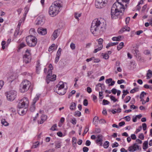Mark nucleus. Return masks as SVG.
<instances>
[{
    "label": "nucleus",
    "mask_w": 152,
    "mask_h": 152,
    "mask_svg": "<svg viewBox=\"0 0 152 152\" xmlns=\"http://www.w3.org/2000/svg\"><path fill=\"white\" fill-rule=\"evenodd\" d=\"M129 0H117L113 5L111 9V14L112 19L121 18L124 11L125 7L127 6V4Z\"/></svg>",
    "instance_id": "obj_1"
},
{
    "label": "nucleus",
    "mask_w": 152,
    "mask_h": 152,
    "mask_svg": "<svg viewBox=\"0 0 152 152\" xmlns=\"http://www.w3.org/2000/svg\"><path fill=\"white\" fill-rule=\"evenodd\" d=\"M105 21L103 19L100 18L94 20L91 23V31L93 34H96L98 32L102 31L101 29L105 26Z\"/></svg>",
    "instance_id": "obj_2"
},
{
    "label": "nucleus",
    "mask_w": 152,
    "mask_h": 152,
    "mask_svg": "<svg viewBox=\"0 0 152 152\" xmlns=\"http://www.w3.org/2000/svg\"><path fill=\"white\" fill-rule=\"evenodd\" d=\"M63 7V3L61 1L57 0L53 2L49 9V15L52 17L56 16L61 11Z\"/></svg>",
    "instance_id": "obj_3"
},
{
    "label": "nucleus",
    "mask_w": 152,
    "mask_h": 152,
    "mask_svg": "<svg viewBox=\"0 0 152 152\" xmlns=\"http://www.w3.org/2000/svg\"><path fill=\"white\" fill-rule=\"evenodd\" d=\"M31 86V83L27 80H24L20 85V91L21 93H24L27 91Z\"/></svg>",
    "instance_id": "obj_4"
},
{
    "label": "nucleus",
    "mask_w": 152,
    "mask_h": 152,
    "mask_svg": "<svg viewBox=\"0 0 152 152\" xmlns=\"http://www.w3.org/2000/svg\"><path fill=\"white\" fill-rule=\"evenodd\" d=\"M26 41L28 46L30 47H34L37 44V39L34 36L31 35L26 37Z\"/></svg>",
    "instance_id": "obj_5"
},
{
    "label": "nucleus",
    "mask_w": 152,
    "mask_h": 152,
    "mask_svg": "<svg viewBox=\"0 0 152 152\" xmlns=\"http://www.w3.org/2000/svg\"><path fill=\"white\" fill-rule=\"evenodd\" d=\"M28 100L27 97H24L20 100L18 104V108H26L28 106Z\"/></svg>",
    "instance_id": "obj_6"
},
{
    "label": "nucleus",
    "mask_w": 152,
    "mask_h": 152,
    "mask_svg": "<svg viewBox=\"0 0 152 152\" xmlns=\"http://www.w3.org/2000/svg\"><path fill=\"white\" fill-rule=\"evenodd\" d=\"M5 94L7 100L10 101H12L16 97L17 92L14 90H11L7 92Z\"/></svg>",
    "instance_id": "obj_7"
},
{
    "label": "nucleus",
    "mask_w": 152,
    "mask_h": 152,
    "mask_svg": "<svg viewBox=\"0 0 152 152\" xmlns=\"http://www.w3.org/2000/svg\"><path fill=\"white\" fill-rule=\"evenodd\" d=\"M31 55L30 50L26 49L25 51V54L23 56V61L26 64H27L31 61Z\"/></svg>",
    "instance_id": "obj_8"
},
{
    "label": "nucleus",
    "mask_w": 152,
    "mask_h": 152,
    "mask_svg": "<svg viewBox=\"0 0 152 152\" xmlns=\"http://www.w3.org/2000/svg\"><path fill=\"white\" fill-rule=\"evenodd\" d=\"M135 53H134V56L136 57V60L137 61H142L141 57V55L139 50L137 49H135Z\"/></svg>",
    "instance_id": "obj_9"
},
{
    "label": "nucleus",
    "mask_w": 152,
    "mask_h": 152,
    "mask_svg": "<svg viewBox=\"0 0 152 152\" xmlns=\"http://www.w3.org/2000/svg\"><path fill=\"white\" fill-rule=\"evenodd\" d=\"M37 22L36 23V25H42L44 23L45 18L42 16H40L37 18Z\"/></svg>",
    "instance_id": "obj_10"
},
{
    "label": "nucleus",
    "mask_w": 152,
    "mask_h": 152,
    "mask_svg": "<svg viewBox=\"0 0 152 152\" xmlns=\"http://www.w3.org/2000/svg\"><path fill=\"white\" fill-rule=\"evenodd\" d=\"M95 5L96 8H101L104 6L105 5V2L104 1L103 2H95Z\"/></svg>",
    "instance_id": "obj_11"
},
{
    "label": "nucleus",
    "mask_w": 152,
    "mask_h": 152,
    "mask_svg": "<svg viewBox=\"0 0 152 152\" xmlns=\"http://www.w3.org/2000/svg\"><path fill=\"white\" fill-rule=\"evenodd\" d=\"M56 75H55L52 76H49V77H46V81L47 84H48L50 81H53L56 79Z\"/></svg>",
    "instance_id": "obj_12"
},
{
    "label": "nucleus",
    "mask_w": 152,
    "mask_h": 152,
    "mask_svg": "<svg viewBox=\"0 0 152 152\" xmlns=\"http://www.w3.org/2000/svg\"><path fill=\"white\" fill-rule=\"evenodd\" d=\"M67 88L59 89H56V92L60 95H63L65 94Z\"/></svg>",
    "instance_id": "obj_13"
},
{
    "label": "nucleus",
    "mask_w": 152,
    "mask_h": 152,
    "mask_svg": "<svg viewBox=\"0 0 152 152\" xmlns=\"http://www.w3.org/2000/svg\"><path fill=\"white\" fill-rule=\"evenodd\" d=\"M37 31L39 34L42 35H44L47 34V29L42 28H39L37 29Z\"/></svg>",
    "instance_id": "obj_14"
},
{
    "label": "nucleus",
    "mask_w": 152,
    "mask_h": 152,
    "mask_svg": "<svg viewBox=\"0 0 152 152\" xmlns=\"http://www.w3.org/2000/svg\"><path fill=\"white\" fill-rule=\"evenodd\" d=\"M64 85L63 82H60L57 84L56 88V89H59L64 88Z\"/></svg>",
    "instance_id": "obj_15"
},
{
    "label": "nucleus",
    "mask_w": 152,
    "mask_h": 152,
    "mask_svg": "<svg viewBox=\"0 0 152 152\" xmlns=\"http://www.w3.org/2000/svg\"><path fill=\"white\" fill-rule=\"evenodd\" d=\"M130 27H128L127 26H124L122 29L120 30L119 31V34H121L125 31H129L130 30Z\"/></svg>",
    "instance_id": "obj_16"
},
{
    "label": "nucleus",
    "mask_w": 152,
    "mask_h": 152,
    "mask_svg": "<svg viewBox=\"0 0 152 152\" xmlns=\"http://www.w3.org/2000/svg\"><path fill=\"white\" fill-rule=\"evenodd\" d=\"M25 110L23 109L22 108H18V113L20 115L24 114L27 110L26 108H25Z\"/></svg>",
    "instance_id": "obj_17"
},
{
    "label": "nucleus",
    "mask_w": 152,
    "mask_h": 152,
    "mask_svg": "<svg viewBox=\"0 0 152 152\" xmlns=\"http://www.w3.org/2000/svg\"><path fill=\"white\" fill-rule=\"evenodd\" d=\"M47 116L45 115H42L41 117V120L40 122V124H42L47 119Z\"/></svg>",
    "instance_id": "obj_18"
},
{
    "label": "nucleus",
    "mask_w": 152,
    "mask_h": 152,
    "mask_svg": "<svg viewBox=\"0 0 152 152\" xmlns=\"http://www.w3.org/2000/svg\"><path fill=\"white\" fill-rule=\"evenodd\" d=\"M76 106V104L74 102L71 103L70 106V109L72 110H75Z\"/></svg>",
    "instance_id": "obj_19"
},
{
    "label": "nucleus",
    "mask_w": 152,
    "mask_h": 152,
    "mask_svg": "<svg viewBox=\"0 0 152 152\" xmlns=\"http://www.w3.org/2000/svg\"><path fill=\"white\" fill-rule=\"evenodd\" d=\"M118 44V42H110L108 43L107 45L106 46V48H108L109 47L114 46L115 45H117Z\"/></svg>",
    "instance_id": "obj_20"
},
{
    "label": "nucleus",
    "mask_w": 152,
    "mask_h": 152,
    "mask_svg": "<svg viewBox=\"0 0 152 152\" xmlns=\"http://www.w3.org/2000/svg\"><path fill=\"white\" fill-rule=\"evenodd\" d=\"M152 75V71L150 69L148 70V73L147 74V78L150 79L151 78Z\"/></svg>",
    "instance_id": "obj_21"
},
{
    "label": "nucleus",
    "mask_w": 152,
    "mask_h": 152,
    "mask_svg": "<svg viewBox=\"0 0 152 152\" xmlns=\"http://www.w3.org/2000/svg\"><path fill=\"white\" fill-rule=\"evenodd\" d=\"M55 146L56 148H60L61 146V142L60 141L55 142Z\"/></svg>",
    "instance_id": "obj_22"
},
{
    "label": "nucleus",
    "mask_w": 152,
    "mask_h": 152,
    "mask_svg": "<svg viewBox=\"0 0 152 152\" xmlns=\"http://www.w3.org/2000/svg\"><path fill=\"white\" fill-rule=\"evenodd\" d=\"M58 30L57 29L55 30L53 32L52 36L54 38L53 40H55L58 37Z\"/></svg>",
    "instance_id": "obj_23"
},
{
    "label": "nucleus",
    "mask_w": 152,
    "mask_h": 152,
    "mask_svg": "<svg viewBox=\"0 0 152 152\" xmlns=\"http://www.w3.org/2000/svg\"><path fill=\"white\" fill-rule=\"evenodd\" d=\"M124 45V43L123 42H121L119 45L117 46V48L118 50H119L120 49H121Z\"/></svg>",
    "instance_id": "obj_24"
},
{
    "label": "nucleus",
    "mask_w": 152,
    "mask_h": 152,
    "mask_svg": "<svg viewBox=\"0 0 152 152\" xmlns=\"http://www.w3.org/2000/svg\"><path fill=\"white\" fill-rule=\"evenodd\" d=\"M39 144V142L38 141L36 142H35L33 144V145L32 146L31 148H37Z\"/></svg>",
    "instance_id": "obj_25"
},
{
    "label": "nucleus",
    "mask_w": 152,
    "mask_h": 152,
    "mask_svg": "<svg viewBox=\"0 0 152 152\" xmlns=\"http://www.w3.org/2000/svg\"><path fill=\"white\" fill-rule=\"evenodd\" d=\"M148 142L145 141L143 143V148L144 150H145L148 148Z\"/></svg>",
    "instance_id": "obj_26"
},
{
    "label": "nucleus",
    "mask_w": 152,
    "mask_h": 152,
    "mask_svg": "<svg viewBox=\"0 0 152 152\" xmlns=\"http://www.w3.org/2000/svg\"><path fill=\"white\" fill-rule=\"evenodd\" d=\"M39 95H38L37 94L36 95V97H35L33 99L32 102L33 104H35L37 101L39 100Z\"/></svg>",
    "instance_id": "obj_27"
},
{
    "label": "nucleus",
    "mask_w": 152,
    "mask_h": 152,
    "mask_svg": "<svg viewBox=\"0 0 152 152\" xmlns=\"http://www.w3.org/2000/svg\"><path fill=\"white\" fill-rule=\"evenodd\" d=\"M98 46H99L103 47L102 42H103V39L102 38H100L98 40Z\"/></svg>",
    "instance_id": "obj_28"
},
{
    "label": "nucleus",
    "mask_w": 152,
    "mask_h": 152,
    "mask_svg": "<svg viewBox=\"0 0 152 152\" xmlns=\"http://www.w3.org/2000/svg\"><path fill=\"white\" fill-rule=\"evenodd\" d=\"M109 145V142L108 141H106L104 143L103 146L104 148H108Z\"/></svg>",
    "instance_id": "obj_29"
},
{
    "label": "nucleus",
    "mask_w": 152,
    "mask_h": 152,
    "mask_svg": "<svg viewBox=\"0 0 152 152\" xmlns=\"http://www.w3.org/2000/svg\"><path fill=\"white\" fill-rule=\"evenodd\" d=\"M29 33L31 34V35H35V33H36L35 30L34 28H31L29 30Z\"/></svg>",
    "instance_id": "obj_30"
},
{
    "label": "nucleus",
    "mask_w": 152,
    "mask_h": 152,
    "mask_svg": "<svg viewBox=\"0 0 152 152\" xmlns=\"http://www.w3.org/2000/svg\"><path fill=\"white\" fill-rule=\"evenodd\" d=\"M139 150V146L136 143L134 144V151Z\"/></svg>",
    "instance_id": "obj_31"
},
{
    "label": "nucleus",
    "mask_w": 152,
    "mask_h": 152,
    "mask_svg": "<svg viewBox=\"0 0 152 152\" xmlns=\"http://www.w3.org/2000/svg\"><path fill=\"white\" fill-rule=\"evenodd\" d=\"M81 115V113L78 111H76L74 114V116H78L80 117V116Z\"/></svg>",
    "instance_id": "obj_32"
},
{
    "label": "nucleus",
    "mask_w": 152,
    "mask_h": 152,
    "mask_svg": "<svg viewBox=\"0 0 152 152\" xmlns=\"http://www.w3.org/2000/svg\"><path fill=\"white\" fill-rule=\"evenodd\" d=\"M1 123L5 126H7L9 125V124L7 121H6L4 119L1 121Z\"/></svg>",
    "instance_id": "obj_33"
},
{
    "label": "nucleus",
    "mask_w": 152,
    "mask_h": 152,
    "mask_svg": "<svg viewBox=\"0 0 152 152\" xmlns=\"http://www.w3.org/2000/svg\"><path fill=\"white\" fill-rule=\"evenodd\" d=\"M97 46L98 47V48L96 49H95V50H94V53H97L98 51L101 50L103 48V47L99 46Z\"/></svg>",
    "instance_id": "obj_34"
},
{
    "label": "nucleus",
    "mask_w": 152,
    "mask_h": 152,
    "mask_svg": "<svg viewBox=\"0 0 152 152\" xmlns=\"http://www.w3.org/2000/svg\"><path fill=\"white\" fill-rule=\"evenodd\" d=\"M39 66H40L39 63H38L37 66H36V71L37 73L38 74H39Z\"/></svg>",
    "instance_id": "obj_35"
},
{
    "label": "nucleus",
    "mask_w": 152,
    "mask_h": 152,
    "mask_svg": "<svg viewBox=\"0 0 152 152\" xmlns=\"http://www.w3.org/2000/svg\"><path fill=\"white\" fill-rule=\"evenodd\" d=\"M110 104V102L108 101L105 99H103L102 101V104L103 105H106L108 104Z\"/></svg>",
    "instance_id": "obj_36"
},
{
    "label": "nucleus",
    "mask_w": 152,
    "mask_h": 152,
    "mask_svg": "<svg viewBox=\"0 0 152 152\" xmlns=\"http://www.w3.org/2000/svg\"><path fill=\"white\" fill-rule=\"evenodd\" d=\"M102 56H103V58H104L105 59H107L109 58V56L107 54V53H102Z\"/></svg>",
    "instance_id": "obj_37"
},
{
    "label": "nucleus",
    "mask_w": 152,
    "mask_h": 152,
    "mask_svg": "<svg viewBox=\"0 0 152 152\" xmlns=\"http://www.w3.org/2000/svg\"><path fill=\"white\" fill-rule=\"evenodd\" d=\"M30 110L31 112H34L35 110V104H33L30 107Z\"/></svg>",
    "instance_id": "obj_38"
},
{
    "label": "nucleus",
    "mask_w": 152,
    "mask_h": 152,
    "mask_svg": "<svg viewBox=\"0 0 152 152\" xmlns=\"http://www.w3.org/2000/svg\"><path fill=\"white\" fill-rule=\"evenodd\" d=\"M110 98L111 100L113 101L114 102L118 101L117 99H115V97L113 96H110Z\"/></svg>",
    "instance_id": "obj_39"
},
{
    "label": "nucleus",
    "mask_w": 152,
    "mask_h": 152,
    "mask_svg": "<svg viewBox=\"0 0 152 152\" xmlns=\"http://www.w3.org/2000/svg\"><path fill=\"white\" fill-rule=\"evenodd\" d=\"M57 127V124H54L50 129V130L54 131L55 130H57L56 129V128Z\"/></svg>",
    "instance_id": "obj_40"
},
{
    "label": "nucleus",
    "mask_w": 152,
    "mask_h": 152,
    "mask_svg": "<svg viewBox=\"0 0 152 152\" xmlns=\"http://www.w3.org/2000/svg\"><path fill=\"white\" fill-rule=\"evenodd\" d=\"M55 46V44H53L51 45L49 47L48 49L49 51H50L53 50L54 49L53 48Z\"/></svg>",
    "instance_id": "obj_41"
},
{
    "label": "nucleus",
    "mask_w": 152,
    "mask_h": 152,
    "mask_svg": "<svg viewBox=\"0 0 152 152\" xmlns=\"http://www.w3.org/2000/svg\"><path fill=\"white\" fill-rule=\"evenodd\" d=\"M140 2H138V3L137 5L135 7V10L139 11L141 7L140 6Z\"/></svg>",
    "instance_id": "obj_42"
},
{
    "label": "nucleus",
    "mask_w": 152,
    "mask_h": 152,
    "mask_svg": "<svg viewBox=\"0 0 152 152\" xmlns=\"http://www.w3.org/2000/svg\"><path fill=\"white\" fill-rule=\"evenodd\" d=\"M71 123L73 125L76 124L77 123L76 119L75 118H72V121H71Z\"/></svg>",
    "instance_id": "obj_43"
},
{
    "label": "nucleus",
    "mask_w": 152,
    "mask_h": 152,
    "mask_svg": "<svg viewBox=\"0 0 152 152\" xmlns=\"http://www.w3.org/2000/svg\"><path fill=\"white\" fill-rule=\"evenodd\" d=\"M61 50H62L60 48H59L58 49V50L57 53L56 55L57 56H60L61 54Z\"/></svg>",
    "instance_id": "obj_44"
},
{
    "label": "nucleus",
    "mask_w": 152,
    "mask_h": 152,
    "mask_svg": "<svg viewBox=\"0 0 152 152\" xmlns=\"http://www.w3.org/2000/svg\"><path fill=\"white\" fill-rule=\"evenodd\" d=\"M4 84V81L2 80H0V90L2 88Z\"/></svg>",
    "instance_id": "obj_45"
},
{
    "label": "nucleus",
    "mask_w": 152,
    "mask_h": 152,
    "mask_svg": "<svg viewBox=\"0 0 152 152\" xmlns=\"http://www.w3.org/2000/svg\"><path fill=\"white\" fill-rule=\"evenodd\" d=\"M48 74L47 76V77H49V76H50L52 74V70L48 69Z\"/></svg>",
    "instance_id": "obj_46"
},
{
    "label": "nucleus",
    "mask_w": 152,
    "mask_h": 152,
    "mask_svg": "<svg viewBox=\"0 0 152 152\" xmlns=\"http://www.w3.org/2000/svg\"><path fill=\"white\" fill-rule=\"evenodd\" d=\"M143 53L145 55L150 54L151 53L150 51L148 50H145Z\"/></svg>",
    "instance_id": "obj_47"
},
{
    "label": "nucleus",
    "mask_w": 152,
    "mask_h": 152,
    "mask_svg": "<svg viewBox=\"0 0 152 152\" xmlns=\"http://www.w3.org/2000/svg\"><path fill=\"white\" fill-rule=\"evenodd\" d=\"M70 47L73 50H74L75 48V44L72 42L71 43L70 45Z\"/></svg>",
    "instance_id": "obj_48"
},
{
    "label": "nucleus",
    "mask_w": 152,
    "mask_h": 152,
    "mask_svg": "<svg viewBox=\"0 0 152 152\" xmlns=\"http://www.w3.org/2000/svg\"><path fill=\"white\" fill-rule=\"evenodd\" d=\"M138 138L142 140H143L144 138L143 134L142 133L140 134L138 136Z\"/></svg>",
    "instance_id": "obj_49"
},
{
    "label": "nucleus",
    "mask_w": 152,
    "mask_h": 152,
    "mask_svg": "<svg viewBox=\"0 0 152 152\" xmlns=\"http://www.w3.org/2000/svg\"><path fill=\"white\" fill-rule=\"evenodd\" d=\"M112 80V79L111 78L107 79L106 80L105 82L107 84H109Z\"/></svg>",
    "instance_id": "obj_50"
},
{
    "label": "nucleus",
    "mask_w": 152,
    "mask_h": 152,
    "mask_svg": "<svg viewBox=\"0 0 152 152\" xmlns=\"http://www.w3.org/2000/svg\"><path fill=\"white\" fill-rule=\"evenodd\" d=\"M118 146V144L116 142H115L112 145V146L113 148L116 147Z\"/></svg>",
    "instance_id": "obj_51"
},
{
    "label": "nucleus",
    "mask_w": 152,
    "mask_h": 152,
    "mask_svg": "<svg viewBox=\"0 0 152 152\" xmlns=\"http://www.w3.org/2000/svg\"><path fill=\"white\" fill-rule=\"evenodd\" d=\"M146 93L144 91L142 92L140 94V98H143L144 96L145 95H146Z\"/></svg>",
    "instance_id": "obj_52"
},
{
    "label": "nucleus",
    "mask_w": 152,
    "mask_h": 152,
    "mask_svg": "<svg viewBox=\"0 0 152 152\" xmlns=\"http://www.w3.org/2000/svg\"><path fill=\"white\" fill-rule=\"evenodd\" d=\"M83 105L85 106H87L88 105V100L87 99H85L83 102Z\"/></svg>",
    "instance_id": "obj_53"
},
{
    "label": "nucleus",
    "mask_w": 152,
    "mask_h": 152,
    "mask_svg": "<svg viewBox=\"0 0 152 152\" xmlns=\"http://www.w3.org/2000/svg\"><path fill=\"white\" fill-rule=\"evenodd\" d=\"M88 127H86V128L84 129V132L83 134V136L87 132H88Z\"/></svg>",
    "instance_id": "obj_54"
},
{
    "label": "nucleus",
    "mask_w": 152,
    "mask_h": 152,
    "mask_svg": "<svg viewBox=\"0 0 152 152\" xmlns=\"http://www.w3.org/2000/svg\"><path fill=\"white\" fill-rule=\"evenodd\" d=\"M131 99V97L130 96H126V101H125V102L126 103H127Z\"/></svg>",
    "instance_id": "obj_55"
},
{
    "label": "nucleus",
    "mask_w": 152,
    "mask_h": 152,
    "mask_svg": "<svg viewBox=\"0 0 152 152\" xmlns=\"http://www.w3.org/2000/svg\"><path fill=\"white\" fill-rule=\"evenodd\" d=\"M124 118L127 121H129L130 120V118L129 116H126Z\"/></svg>",
    "instance_id": "obj_56"
},
{
    "label": "nucleus",
    "mask_w": 152,
    "mask_h": 152,
    "mask_svg": "<svg viewBox=\"0 0 152 152\" xmlns=\"http://www.w3.org/2000/svg\"><path fill=\"white\" fill-rule=\"evenodd\" d=\"M81 15V14H77V13H75V18L77 19H78V17H80Z\"/></svg>",
    "instance_id": "obj_57"
},
{
    "label": "nucleus",
    "mask_w": 152,
    "mask_h": 152,
    "mask_svg": "<svg viewBox=\"0 0 152 152\" xmlns=\"http://www.w3.org/2000/svg\"><path fill=\"white\" fill-rule=\"evenodd\" d=\"M142 127L143 128V129L144 131H145L146 130L147 128V125L145 123H143L142 124Z\"/></svg>",
    "instance_id": "obj_58"
},
{
    "label": "nucleus",
    "mask_w": 152,
    "mask_h": 152,
    "mask_svg": "<svg viewBox=\"0 0 152 152\" xmlns=\"http://www.w3.org/2000/svg\"><path fill=\"white\" fill-rule=\"evenodd\" d=\"M88 148L86 147H84L83 148V152H87L88 151Z\"/></svg>",
    "instance_id": "obj_59"
},
{
    "label": "nucleus",
    "mask_w": 152,
    "mask_h": 152,
    "mask_svg": "<svg viewBox=\"0 0 152 152\" xmlns=\"http://www.w3.org/2000/svg\"><path fill=\"white\" fill-rule=\"evenodd\" d=\"M60 58V56H56V57L55 59V62L56 63H57L58 62V61H59V58Z\"/></svg>",
    "instance_id": "obj_60"
},
{
    "label": "nucleus",
    "mask_w": 152,
    "mask_h": 152,
    "mask_svg": "<svg viewBox=\"0 0 152 152\" xmlns=\"http://www.w3.org/2000/svg\"><path fill=\"white\" fill-rule=\"evenodd\" d=\"M128 150L130 152L133 151V145H131L128 148Z\"/></svg>",
    "instance_id": "obj_61"
},
{
    "label": "nucleus",
    "mask_w": 152,
    "mask_h": 152,
    "mask_svg": "<svg viewBox=\"0 0 152 152\" xmlns=\"http://www.w3.org/2000/svg\"><path fill=\"white\" fill-rule=\"evenodd\" d=\"M124 80L123 79H121L120 80H118L117 81V83L119 84H120L122 83H124Z\"/></svg>",
    "instance_id": "obj_62"
},
{
    "label": "nucleus",
    "mask_w": 152,
    "mask_h": 152,
    "mask_svg": "<svg viewBox=\"0 0 152 152\" xmlns=\"http://www.w3.org/2000/svg\"><path fill=\"white\" fill-rule=\"evenodd\" d=\"M101 132V130L100 129L97 128L95 129V133H99Z\"/></svg>",
    "instance_id": "obj_63"
},
{
    "label": "nucleus",
    "mask_w": 152,
    "mask_h": 152,
    "mask_svg": "<svg viewBox=\"0 0 152 152\" xmlns=\"http://www.w3.org/2000/svg\"><path fill=\"white\" fill-rule=\"evenodd\" d=\"M111 91L114 94H115L116 92H117V90L115 88H113L111 90Z\"/></svg>",
    "instance_id": "obj_64"
}]
</instances>
